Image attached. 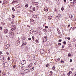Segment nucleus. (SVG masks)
Listing matches in <instances>:
<instances>
[{
  "mask_svg": "<svg viewBox=\"0 0 76 76\" xmlns=\"http://www.w3.org/2000/svg\"><path fill=\"white\" fill-rule=\"evenodd\" d=\"M18 38V39H19V38ZM20 41V40L19 39L17 40L16 42V44H17V45H19Z\"/></svg>",
  "mask_w": 76,
  "mask_h": 76,
  "instance_id": "1",
  "label": "nucleus"
},
{
  "mask_svg": "<svg viewBox=\"0 0 76 76\" xmlns=\"http://www.w3.org/2000/svg\"><path fill=\"white\" fill-rule=\"evenodd\" d=\"M9 37H13L14 35V33L13 32H11V33H9Z\"/></svg>",
  "mask_w": 76,
  "mask_h": 76,
  "instance_id": "2",
  "label": "nucleus"
},
{
  "mask_svg": "<svg viewBox=\"0 0 76 76\" xmlns=\"http://www.w3.org/2000/svg\"><path fill=\"white\" fill-rule=\"evenodd\" d=\"M10 47V45L9 44H7L6 46H5V48L6 49H8Z\"/></svg>",
  "mask_w": 76,
  "mask_h": 76,
  "instance_id": "3",
  "label": "nucleus"
},
{
  "mask_svg": "<svg viewBox=\"0 0 76 76\" xmlns=\"http://www.w3.org/2000/svg\"><path fill=\"white\" fill-rule=\"evenodd\" d=\"M40 53L41 54H44L45 51H44V49H42L40 50Z\"/></svg>",
  "mask_w": 76,
  "mask_h": 76,
  "instance_id": "4",
  "label": "nucleus"
},
{
  "mask_svg": "<svg viewBox=\"0 0 76 76\" xmlns=\"http://www.w3.org/2000/svg\"><path fill=\"white\" fill-rule=\"evenodd\" d=\"M26 63V61L25 60L22 61L21 62V64L22 65L25 64Z\"/></svg>",
  "mask_w": 76,
  "mask_h": 76,
  "instance_id": "5",
  "label": "nucleus"
},
{
  "mask_svg": "<svg viewBox=\"0 0 76 76\" xmlns=\"http://www.w3.org/2000/svg\"><path fill=\"white\" fill-rule=\"evenodd\" d=\"M3 65L4 67H7V62H4Z\"/></svg>",
  "mask_w": 76,
  "mask_h": 76,
  "instance_id": "6",
  "label": "nucleus"
},
{
  "mask_svg": "<svg viewBox=\"0 0 76 76\" xmlns=\"http://www.w3.org/2000/svg\"><path fill=\"white\" fill-rule=\"evenodd\" d=\"M8 32L9 31H8V30H7V29H5L4 30V33H5V34H6V33H8Z\"/></svg>",
  "mask_w": 76,
  "mask_h": 76,
  "instance_id": "7",
  "label": "nucleus"
},
{
  "mask_svg": "<svg viewBox=\"0 0 76 76\" xmlns=\"http://www.w3.org/2000/svg\"><path fill=\"white\" fill-rule=\"evenodd\" d=\"M33 18H35V19H37V15H34L33 16Z\"/></svg>",
  "mask_w": 76,
  "mask_h": 76,
  "instance_id": "8",
  "label": "nucleus"
},
{
  "mask_svg": "<svg viewBox=\"0 0 76 76\" xmlns=\"http://www.w3.org/2000/svg\"><path fill=\"white\" fill-rule=\"evenodd\" d=\"M52 18H53L52 16H49L48 17V19H49V20H51L52 19Z\"/></svg>",
  "mask_w": 76,
  "mask_h": 76,
  "instance_id": "9",
  "label": "nucleus"
},
{
  "mask_svg": "<svg viewBox=\"0 0 76 76\" xmlns=\"http://www.w3.org/2000/svg\"><path fill=\"white\" fill-rule=\"evenodd\" d=\"M30 70L29 69H27L26 70V72L27 73H28L29 72Z\"/></svg>",
  "mask_w": 76,
  "mask_h": 76,
  "instance_id": "10",
  "label": "nucleus"
},
{
  "mask_svg": "<svg viewBox=\"0 0 76 76\" xmlns=\"http://www.w3.org/2000/svg\"><path fill=\"white\" fill-rule=\"evenodd\" d=\"M30 34H32L34 32V30L32 29L30 31Z\"/></svg>",
  "mask_w": 76,
  "mask_h": 76,
  "instance_id": "11",
  "label": "nucleus"
},
{
  "mask_svg": "<svg viewBox=\"0 0 76 76\" xmlns=\"http://www.w3.org/2000/svg\"><path fill=\"white\" fill-rule=\"evenodd\" d=\"M16 28V26H14L12 28V29H13V30H15V29Z\"/></svg>",
  "mask_w": 76,
  "mask_h": 76,
  "instance_id": "12",
  "label": "nucleus"
},
{
  "mask_svg": "<svg viewBox=\"0 0 76 76\" xmlns=\"http://www.w3.org/2000/svg\"><path fill=\"white\" fill-rule=\"evenodd\" d=\"M44 10L45 11V12H47V11H48V8H45L44 9Z\"/></svg>",
  "mask_w": 76,
  "mask_h": 76,
  "instance_id": "13",
  "label": "nucleus"
},
{
  "mask_svg": "<svg viewBox=\"0 0 76 76\" xmlns=\"http://www.w3.org/2000/svg\"><path fill=\"white\" fill-rule=\"evenodd\" d=\"M73 3L74 4H76V0H74L73 1Z\"/></svg>",
  "mask_w": 76,
  "mask_h": 76,
  "instance_id": "14",
  "label": "nucleus"
},
{
  "mask_svg": "<svg viewBox=\"0 0 76 76\" xmlns=\"http://www.w3.org/2000/svg\"><path fill=\"white\" fill-rule=\"evenodd\" d=\"M27 58L28 60H29L30 59V57L29 56H27Z\"/></svg>",
  "mask_w": 76,
  "mask_h": 76,
  "instance_id": "15",
  "label": "nucleus"
},
{
  "mask_svg": "<svg viewBox=\"0 0 76 76\" xmlns=\"http://www.w3.org/2000/svg\"><path fill=\"white\" fill-rule=\"evenodd\" d=\"M54 10L55 12H56V13H57V9H56V8H54Z\"/></svg>",
  "mask_w": 76,
  "mask_h": 76,
  "instance_id": "16",
  "label": "nucleus"
},
{
  "mask_svg": "<svg viewBox=\"0 0 76 76\" xmlns=\"http://www.w3.org/2000/svg\"><path fill=\"white\" fill-rule=\"evenodd\" d=\"M32 66V64H30L28 66V68H30V67H31Z\"/></svg>",
  "mask_w": 76,
  "mask_h": 76,
  "instance_id": "17",
  "label": "nucleus"
},
{
  "mask_svg": "<svg viewBox=\"0 0 76 76\" xmlns=\"http://www.w3.org/2000/svg\"><path fill=\"white\" fill-rule=\"evenodd\" d=\"M20 4H19L18 5H17V6H16L15 7H20Z\"/></svg>",
  "mask_w": 76,
  "mask_h": 76,
  "instance_id": "18",
  "label": "nucleus"
},
{
  "mask_svg": "<svg viewBox=\"0 0 76 76\" xmlns=\"http://www.w3.org/2000/svg\"><path fill=\"white\" fill-rule=\"evenodd\" d=\"M30 69L31 70H34V68L33 67H30Z\"/></svg>",
  "mask_w": 76,
  "mask_h": 76,
  "instance_id": "19",
  "label": "nucleus"
},
{
  "mask_svg": "<svg viewBox=\"0 0 76 76\" xmlns=\"http://www.w3.org/2000/svg\"><path fill=\"white\" fill-rule=\"evenodd\" d=\"M59 60H60V58H58L57 59V60L56 59L55 61H56V62H57L59 61Z\"/></svg>",
  "mask_w": 76,
  "mask_h": 76,
  "instance_id": "20",
  "label": "nucleus"
},
{
  "mask_svg": "<svg viewBox=\"0 0 76 76\" xmlns=\"http://www.w3.org/2000/svg\"><path fill=\"white\" fill-rule=\"evenodd\" d=\"M39 6H36V9H37V10H38V8L39 7Z\"/></svg>",
  "mask_w": 76,
  "mask_h": 76,
  "instance_id": "21",
  "label": "nucleus"
},
{
  "mask_svg": "<svg viewBox=\"0 0 76 76\" xmlns=\"http://www.w3.org/2000/svg\"><path fill=\"white\" fill-rule=\"evenodd\" d=\"M61 63H64V61L63 60H62L61 61Z\"/></svg>",
  "mask_w": 76,
  "mask_h": 76,
  "instance_id": "22",
  "label": "nucleus"
},
{
  "mask_svg": "<svg viewBox=\"0 0 76 76\" xmlns=\"http://www.w3.org/2000/svg\"><path fill=\"white\" fill-rule=\"evenodd\" d=\"M30 22H34V20L33 19H31L30 20Z\"/></svg>",
  "mask_w": 76,
  "mask_h": 76,
  "instance_id": "23",
  "label": "nucleus"
},
{
  "mask_svg": "<svg viewBox=\"0 0 76 76\" xmlns=\"http://www.w3.org/2000/svg\"><path fill=\"white\" fill-rule=\"evenodd\" d=\"M35 34H38V31H35Z\"/></svg>",
  "mask_w": 76,
  "mask_h": 76,
  "instance_id": "24",
  "label": "nucleus"
},
{
  "mask_svg": "<svg viewBox=\"0 0 76 76\" xmlns=\"http://www.w3.org/2000/svg\"><path fill=\"white\" fill-rule=\"evenodd\" d=\"M45 33L47 32V29L46 28H45L43 29Z\"/></svg>",
  "mask_w": 76,
  "mask_h": 76,
  "instance_id": "25",
  "label": "nucleus"
},
{
  "mask_svg": "<svg viewBox=\"0 0 76 76\" xmlns=\"http://www.w3.org/2000/svg\"><path fill=\"white\" fill-rule=\"evenodd\" d=\"M69 17H70V18H71V19H72V18H73V16L72 15H70Z\"/></svg>",
  "mask_w": 76,
  "mask_h": 76,
  "instance_id": "26",
  "label": "nucleus"
},
{
  "mask_svg": "<svg viewBox=\"0 0 76 76\" xmlns=\"http://www.w3.org/2000/svg\"><path fill=\"white\" fill-rule=\"evenodd\" d=\"M63 43L64 45H66V42L65 41H64Z\"/></svg>",
  "mask_w": 76,
  "mask_h": 76,
  "instance_id": "27",
  "label": "nucleus"
},
{
  "mask_svg": "<svg viewBox=\"0 0 76 76\" xmlns=\"http://www.w3.org/2000/svg\"><path fill=\"white\" fill-rule=\"evenodd\" d=\"M25 7H28V4H26L25 5Z\"/></svg>",
  "mask_w": 76,
  "mask_h": 76,
  "instance_id": "28",
  "label": "nucleus"
},
{
  "mask_svg": "<svg viewBox=\"0 0 76 76\" xmlns=\"http://www.w3.org/2000/svg\"><path fill=\"white\" fill-rule=\"evenodd\" d=\"M32 38H33V40H34V38H35V37H34V36H32Z\"/></svg>",
  "mask_w": 76,
  "mask_h": 76,
  "instance_id": "29",
  "label": "nucleus"
},
{
  "mask_svg": "<svg viewBox=\"0 0 76 76\" xmlns=\"http://www.w3.org/2000/svg\"><path fill=\"white\" fill-rule=\"evenodd\" d=\"M33 11H35V8L34 7L33 8Z\"/></svg>",
  "mask_w": 76,
  "mask_h": 76,
  "instance_id": "30",
  "label": "nucleus"
},
{
  "mask_svg": "<svg viewBox=\"0 0 76 76\" xmlns=\"http://www.w3.org/2000/svg\"><path fill=\"white\" fill-rule=\"evenodd\" d=\"M52 69H53V70H55V66H53Z\"/></svg>",
  "mask_w": 76,
  "mask_h": 76,
  "instance_id": "31",
  "label": "nucleus"
},
{
  "mask_svg": "<svg viewBox=\"0 0 76 76\" xmlns=\"http://www.w3.org/2000/svg\"><path fill=\"white\" fill-rule=\"evenodd\" d=\"M49 76H53V75L52 74H50L49 75Z\"/></svg>",
  "mask_w": 76,
  "mask_h": 76,
  "instance_id": "32",
  "label": "nucleus"
},
{
  "mask_svg": "<svg viewBox=\"0 0 76 76\" xmlns=\"http://www.w3.org/2000/svg\"><path fill=\"white\" fill-rule=\"evenodd\" d=\"M26 37H23V39L24 40H25V39H26Z\"/></svg>",
  "mask_w": 76,
  "mask_h": 76,
  "instance_id": "33",
  "label": "nucleus"
},
{
  "mask_svg": "<svg viewBox=\"0 0 76 76\" xmlns=\"http://www.w3.org/2000/svg\"><path fill=\"white\" fill-rule=\"evenodd\" d=\"M12 18H15V15H12Z\"/></svg>",
  "mask_w": 76,
  "mask_h": 76,
  "instance_id": "34",
  "label": "nucleus"
},
{
  "mask_svg": "<svg viewBox=\"0 0 76 76\" xmlns=\"http://www.w3.org/2000/svg\"><path fill=\"white\" fill-rule=\"evenodd\" d=\"M33 58V60H35V56H33L32 57Z\"/></svg>",
  "mask_w": 76,
  "mask_h": 76,
  "instance_id": "35",
  "label": "nucleus"
},
{
  "mask_svg": "<svg viewBox=\"0 0 76 76\" xmlns=\"http://www.w3.org/2000/svg\"><path fill=\"white\" fill-rule=\"evenodd\" d=\"M61 9L62 11H63V10H64V8L62 7L61 8Z\"/></svg>",
  "mask_w": 76,
  "mask_h": 76,
  "instance_id": "36",
  "label": "nucleus"
},
{
  "mask_svg": "<svg viewBox=\"0 0 76 76\" xmlns=\"http://www.w3.org/2000/svg\"><path fill=\"white\" fill-rule=\"evenodd\" d=\"M8 60H10V57H9L8 58Z\"/></svg>",
  "mask_w": 76,
  "mask_h": 76,
  "instance_id": "37",
  "label": "nucleus"
},
{
  "mask_svg": "<svg viewBox=\"0 0 76 76\" xmlns=\"http://www.w3.org/2000/svg\"><path fill=\"white\" fill-rule=\"evenodd\" d=\"M35 42H38V39H36L35 40Z\"/></svg>",
  "mask_w": 76,
  "mask_h": 76,
  "instance_id": "38",
  "label": "nucleus"
},
{
  "mask_svg": "<svg viewBox=\"0 0 76 76\" xmlns=\"http://www.w3.org/2000/svg\"><path fill=\"white\" fill-rule=\"evenodd\" d=\"M21 68L23 70H24V69H25V68L23 66L21 67Z\"/></svg>",
  "mask_w": 76,
  "mask_h": 76,
  "instance_id": "39",
  "label": "nucleus"
},
{
  "mask_svg": "<svg viewBox=\"0 0 76 76\" xmlns=\"http://www.w3.org/2000/svg\"><path fill=\"white\" fill-rule=\"evenodd\" d=\"M3 29L2 27H0V30H1Z\"/></svg>",
  "mask_w": 76,
  "mask_h": 76,
  "instance_id": "40",
  "label": "nucleus"
},
{
  "mask_svg": "<svg viewBox=\"0 0 76 76\" xmlns=\"http://www.w3.org/2000/svg\"><path fill=\"white\" fill-rule=\"evenodd\" d=\"M57 30L58 32H60V30H59V29L58 28H57Z\"/></svg>",
  "mask_w": 76,
  "mask_h": 76,
  "instance_id": "41",
  "label": "nucleus"
},
{
  "mask_svg": "<svg viewBox=\"0 0 76 76\" xmlns=\"http://www.w3.org/2000/svg\"><path fill=\"white\" fill-rule=\"evenodd\" d=\"M39 35H41V32L39 31Z\"/></svg>",
  "mask_w": 76,
  "mask_h": 76,
  "instance_id": "42",
  "label": "nucleus"
},
{
  "mask_svg": "<svg viewBox=\"0 0 76 76\" xmlns=\"http://www.w3.org/2000/svg\"><path fill=\"white\" fill-rule=\"evenodd\" d=\"M67 39L68 40H70V37H68L67 38Z\"/></svg>",
  "mask_w": 76,
  "mask_h": 76,
  "instance_id": "43",
  "label": "nucleus"
},
{
  "mask_svg": "<svg viewBox=\"0 0 76 76\" xmlns=\"http://www.w3.org/2000/svg\"><path fill=\"white\" fill-rule=\"evenodd\" d=\"M71 55L69 53L68 55V57H70V56Z\"/></svg>",
  "mask_w": 76,
  "mask_h": 76,
  "instance_id": "44",
  "label": "nucleus"
},
{
  "mask_svg": "<svg viewBox=\"0 0 76 76\" xmlns=\"http://www.w3.org/2000/svg\"><path fill=\"white\" fill-rule=\"evenodd\" d=\"M61 42V39H60L58 40V42Z\"/></svg>",
  "mask_w": 76,
  "mask_h": 76,
  "instance_id": "45",
  "label": "nucleus"
},
{
  "mask_svg": "<svg viewBox=\"0 0 76 76\" xmlns=\"http://www.w3.org/2000/svg\"><path fill=\"white\" fill-rule=\"evenodd\" d=\"M67 75H68V76H70V74L69 73L67 74Z\"/></svg>",
  "mask_w": 76,
  "mask_h": 76,
  "instance_id": "46",
  "label": "nucleus"
},
{
  "mask_svg": "<svg viewBox=\"0 0 76 76\" xmlns=\"http://www.w3.org/2000/svg\"><path fill=\"white\" fill-rule=\"evenodd\" d=\"M61 43H58V45H61Z\"/></svg>",
  "mask_w": 76,
  "mask_h": 76,
  "instance_id": "47",
  "label": "nucleus"
},
{
  "mask_svg": "<svg viewBox=\"0 0 76 76\" xmlns=\"http://www.w3.org/2000/svg\"><path fill=\"white\" fill-rule=\"evenodd\" d=\"M48 28V26H45V28Z\"/></svg>",
  "mask_w": 76,
  "mask_h": 76,
  "instance_id": "48",
  "label": "nucleus"
},
{
  "mask_svg": "<svg viewBox=\"0 0 76 76\" xmlns=\"http://www.w3.org/2000/svg\"><path fill=\"white\" fill-rule=\"evenodd\" d=\"M69 74H72V72L71 71H70L69 72Z\"/></svg>",
  "mask_w": 76,
  "mask_h": 76,
  "instance_id": "49",
  "label": "nucleus"
},
{
  "mask_svg": "<svg viewBox=\"0 0 76 76\" xmlns=\"http://www.w3.org/2000/svg\"><path fill=\"white\" fill-rule=\"evenodd\" d=\"M37 3L36 2H34V4H37Z\"/></svg>",
  "mask_w": 76,
  "mask_h": 76,
  "instance_id": "50",
  "label": "nucleus"
},
{
  "mask_svg": "<svg viewBox=\"0 0 76 76\" xmlns=\"http://www.w3.org/2000/svg\"><path fill=\"white\" fill-rule=\"evenodd\" d=\"M28 40H31V38H28Z\"/></svg>",
  "mask_w": 76,
  "mask_h": 76,
  "instance_id": "51",
  "label": "nucleus"
},
{
  "mask_svg": "<svg viewBox=\"0 0 76 76\" xmlns=\"http://www.w3.org/2000/svg\"><path fill=\"white\" fill-rule=\"evenodd\" d=\"M70 62H71V63H72V59H70Z\"/></svg>",
  "mask_w": 76,
  "mask_h": 76,
  "instance_id": "52",
  "label": "nucleus"
},
{
  "mask_svg": "<svg viewBox=\"0 0 76 76\" xmlns=\"http://www.w3.org/2000/svg\"><path fill=\"white\" fill-rule=\"evenodd\" d=\"M30 8V9H32V7L31 6Z\"/></svg>",
  "mask_w": 76,
  "mask_h": 76,
  "instance_id": "53",
  "label": "nucleus"
},
{
  "mask_svg": "<svg viewBox=\"0 0 76 76\" xmlns=\"http://www.w3.org/2000/svg\"><path fill=\"white\" fill-rule=\"evenodd\" d=\"M13 67H14V68H15V67H16V65H14L13 66Z\"/></svg>",
  "mask_w": 76,
  "mask_h": 76,
  "instance_id": "54",
  "label": "nucleus"
},
{
  "mask_svg": "<svg viewBox=\"0 0 76 76\" xmlns=\"http://www.w3.org/2000/svg\"><path fill=\"white\" fill-rule=\"evenodd\" d=\"M37 63V62L35 63L34 64V66H35V65H36V64Z\"/></svg>",
  "mask_w": 76,
  "mask_h": 76,
  "instance_id": "55",
  "label": "nucleus"
},
{
  "mask_svg": "<svg viewBox=\"0 0 76 76\" xmlns=\"http://www.w3.org/2000/svg\"><path fill=\"white\" fill-rule=\"evenodd\" d=\"M50 74H53V72H52V71H50Z\"/></svg>",
  "mask_w": 76,
  "mask_h": 76,
  "instance_id": "56",
  "label": "nucleus"
},
{
  "mask_svg": "<svg viewBox=\"0 0 76 76\" xmlns=\"http://www.w3.org/2000/svg\"><path fill=\"white\" fill-rule=\"evenodd\" d=\"M58 16L59 17L61 16V15H60V14H58Z\"/></svg>",
  "mask_w": 76,
  "mask_h": 76,
  "instance_id": "57",
  "label": "nucleus"
},
{
  "mask_svg": "<svg viewBox=\"0 0 76 76\" xmlns=\"http://www.w3.org/2000/svg\"><path fill=\"white\" fill-rule=\"evenodd\" d=\"M64 3H66V0H64Z\"/></svg>",
  "mask_w": 76,
  "mask_h": 76,
  "instance_id": "58",
  "label": "nucleus"
},
{
  "mask_svg": "<svg viewBox=\"0 0 76 76\" xmlns=\"http://www.w3.org/2000/svg\"><path fill=\"white\" fill-rule=\"evenodd\" d=\"M46 67H48V64H47L46 65Z\"/></svg>",
  "mask_w": 76,
  "mask_h": 76,
  "instance_id": "59",
  "label": "nucleus"
},
{
  "mask_svg": "<svg viewBox=\"0 0 76 76\" xmlns=\"http://www.w3.org/2000/svg\"><path fill=\"white\" fill-rule=\"evenodd\" d=\"M9 20H11V18H9Z\"/></svg>",
  "mask_w": 76,
  "mask_h": 76,
  "instance_id": "60",
  "label": "nucleus"
},
{
  "mask_svg": "<svg viewBox=\"0 0 76 76\" xmlns=\"http://www.w3.org/2000/svg\"><path fill=\"white\" fill-rule=\"evenodd\" d=\"M7 55H8L9 54V53H8V52H7Z\"/></svg>",
  "mask_w": 76,
  "mask_h": 76,
  "instance_id": "61",
  "label": "nucleus"
},
{
  "mask_svg": "<svg viewBox=\"0 0 76 76\" xmlns=\"http://www.w3.org/2000/svg\"><path fill=\"white\" fill-rule=\"evenodd\" d=\"M2 52L1 51H0V54L1 55L2 54Z\"/></svg>",
  "mask_w": 76,
  "mask_h": 76,
  "instance_id": "62",
  "label": "nucleus"
},
{
  "mask_svg": "<svg viewBox=\"0 0 76 76\" xmlns=\"http://www.w3.org/2000/svg\"><path fill=\"white\" fill-rule=\"evenodd\" d=\"M71 70H72V71H73V70H74L73 69V68H72V69H71Z\"/></svg>",
  "mask_w": 76,
  "mask_h": 76,
  "instance_id": "63",
  "label": "nucleus"
},
{
  "mask_svg": "<svg viewBox=\"0 0 76 76\" xmlns=\"http://www.w3.org/2000/svg\"><path fill=\"white\" fill-rule=\"evenodd\" d=\"M14 8L13 7V8H12V10H13V11L14 10Z\"/></svg>",
  "mask_w": 76,
  "mask_h": 76,
  "instance_id": "64",
  "label": "nucleus"
}]
</instances>
